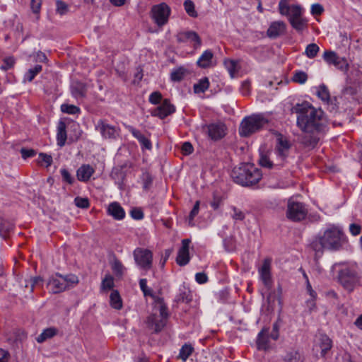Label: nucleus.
<instances>
[{"label": "nucleus", "mask_w": 362, "mask_h": 362, "mask_svg": "<svg viewBox=\"0 0 362 362\" xmlns=\"http://www.w3.org/2000/svg\"><path fill=\"white\" fill-rule=\"evenodd\" d=\"M346 242L344 232L337 227L327 229L323 235L316 236L310 243L311 249L315 252V258L320 257L325 249L337 251Z\"/></svg>", "instance_id": "nucleus-2"}, {"label": "nucleus", "mask_w": 362, "mask_h": 362, "mask_svg": "<svg viewBox=\"0 0 362 362\" xmlns=\"http://www.w3.org/2000/svg\"><path fill=\"white\" fill-rule=\"evenodd\" d=\"M154 303L155 307L157 308L158 310H159L160 317H162L167 320L169 317V313L168 310V307L165 303L163 298L158 296L154 299Z\"/></svg>", "instance_id": "nucleus-27"}, {"label": "nucleus", "mask_w": 362, "mask_h": 362, "mask_svg": "<svg viewBox=\"0 0 362 362\" xmlns=\"http://www.w3.org/2000/svg\"><path fill=\"white\" fill-rule=\"evenodd\" d=\"M324 11V8L320 4H315L311 6V13L313 15H321Z\"/></svg>", "instance_id": "nucleus-63"}, {"label": "nucleus", "mask_w": 362, "mask_h": 362, "mask_svg": "<svg viewBox=\"0 0 362 362\" xmlns=\"http://www.w3.org/2000/svg\"><path fill=\"white\" fill-rule=\"evenodd\" d=\"M58 333V329L55 327H48L36 338L38 343H42L46 340L52 338Z\"/></svg>", "instance_id": "nucleus-29"}, {"label": "nucleus", "mask_w": 362, "mask_h": 362, "mask_svg": "<svg viewBox=\"0 0 362 362\" xmlns=\"http://www.w3.org/2000/svg\"><path fill=\"white\" fill-rule=\"evenodd\" d=\"M195 279L199 284H205L208 281V277L205 273L199 272L196 274Z\"/></svg>", "instance_id": "nucleus-64"}, {"label": "nucleus", "mask_w": 362, "mask_h": 362, "mask_svg": "<svg viewBox=\"0 0 362 362\" xmlns=\"http://www.w3.org/2000/svg\"><path fill=\"white\" fill-rule=\"evenodd\" d=\"M170 12V8L165 3H161L152 6L150 16L154 23L161 28L168 23Z\"/></svg>", "instance_id": "nucleus-8"}, {"label": "nucleus", "mask_w": 362, "mask_h": 362, "mask_svg": "<svg viewBox=\"0 0 362 362\" xmlns=\"http://www.w3.org/2000/svg\"><path fill=\"white\" fill-rule=\"evenodd\" d=\"M131 216L136 220H141L144 218V213L139 208H134L130 212Z\"/></svg>", "instance_id": "nucleus-58"}, {"label": "nucleus", "mask_w": 362, "mask_h": 362, "mask_svg": "<svg viewBox=\"0 0 362 362\" xmlns=\"http://www.w3.org/2000/svg\"><path fill=\"white\" fill-rule=\"evenodd\" d=\"M197 65L202 69H207L215 65L214 63V53L211 50H205L197 62Z\"/></svg>", "instance_id": "nucleus-21"}, {"label": "nucleus", "mask_w": 362, "mask_h": 362, "mask_svg": "<svg viewBox=\"0 0 362 362\" xmlns=\"http://www.w3.org/2000/svg\"><path fill=\"white\" fill-rule=\"evenodd\" d=\"M111 306L117 310H119L122 307V299L119 294V292L116 290H113L110 296Z\"/></svg>", "instance_id": "nucleus-30"}, {"label": "nucleus", "mask_w": 362, "mask_h": 362, "mask_svg": "<svg viewBox=\"0 0 362 362\" xmlns=\"http://www.w3.org/2000/svg\"><path fill=\"white\" fill-rule=\"evenodd\" d=\"M124 267L122 262L117 258H115L112 262V269L117 276H122L124 271Z\"/></svg>", "instance_id": "nucleus-45"}, {"label": "nucleus", "mask_w": 362, "mask_h": 362, "mask_svg": "<svg viewBox=\"0 0 362 362\" xmlns=\"http://www.w3.org/2000/svg\"><path fill=\"white\" fill-rule=\"evenodd\" d=\"M78 283V278L74 274L63 276L56 274L49 277L47 283V287L49 293L57 294L73 288Z\"/></svg>", "instance_id": "nucleus-5"}, {"label": "nucleus", "mask_w": 362, "mask_h": 362, "mask_svg": "<svg viewBox=\"0 0 362 362\" xmlns=\"http://www.w3.org/2000/svg\"><path fill=\"white\" fill-rule=\"evenodd\" d=\"M21 153L23 158L26 159L35 156L36 152L33 149L21 148Z\"/></svg>", "instance_id": "nucleus-60"}, {"label": "nucleus", "mask_w": 362, "mask_h": 362, "mask_svg": "<svg viewBox=\"0 0 362 362\" xmlns=\"http://www.w3.org/2000/svg\"><path fill=\"white\" fill-rule=\"evenodd\" d=\"M231 209L233 211V214L231 215L233 219L235 221H243L245 219V214L240 209L235 206H232Z\"/></svg>", "instance_id": "nucleus-54"}, {"label": "nucleus", "mask_w": 362, "mask_h": 362, "mask_svg": "<svg viewBox=\"0 0 362 362\" xmlns=\"http://www.w3.org/2000/svg\"><path fill=\"white\" fill-rule=\"evenodd\" d=\"M62 112L69 114V115H76L78 114L81 112V110L78 107L74 105L69 104H63L61 105Z\"/></svg>", "instance_id": "nucleus-44"}, {"label": "nucleus", "mask_w": 362, "mask_h": 362, "mask_svg": "<svg viewBox=\"0 0 362 362\" xmlns=\"http://www.w3.org/2000/svg\"><path fill=\"white\" fill-rule=\"evenodd\" d=\"M317 95L322 100L329 103L330 100V95L329 90L325 85L322 84L318 87Z\"/></svg>", "instance_id": "nucleus-35"}, {"label": "nucleus", "mask_w": 362, "mask_h": 362, "mask_svg": "<svg viewBox=\"0 0 362 362\" xmlns=\"http://www.w3.org/2000/svg\"><path fill=\"white\" fill-rule=\"evenodd\" d=\"M286 31V24L281 21L271 23L267 30V35L269 38L276 39L284 35Z\"/></svg>", "instance_id": "nucleus-16"}, {"label": "nucleus", "mask_w": 362, "mask_h": 362, "mask_svg": "<svg viewBox=\"0 0 362 362\" xmlns=\"http://www.w3.org/2000/svg\"><path fill=\"white\" fill-rule=\"evenodd\" d=\"M240 91L243 95H247L250 91V82L249 81H245L242 83L240 87Z\"/></svg>", "instance_id": "nucleus-62"}, {"label": "nucleus", "mask_w": 362, "mask_h": 362, "mask_svg": "<svg viewBox=\"0 0 362 362\" xmlns=\"http://www.w3.org/2000/svg\"><path fill=\"white\" fill-rule=\"evenodd\" d=\"M136 265L145 272L151 269L153 266V252L146 248L137 247L133 252Z\"/></svg>", "instance_id": "nucleus-7"}, {"label": "nucleus", "mask_w": 362, "mask_h": 362, "mask_svg": "<svg viewBox=\"0 0 362 362\" xmlns=\"http://www.w3.org/2000/svg\"><path fill=\"white\" fill-rule=\"evenodd\" d=\"M126 129L132 133V134L133 135L134 137H135L137 140H139L140 139H142V137L144 136V134H142V133L135 129L134 127H133L131 125H126Z\"/></svg>", "instance_id": "nucleus-56"}, {"label": "nucleus", "mask_w": 362, "mask_h": 362, "mask_svg": "<svg viewBox=\"0 0 362 362\" xmlns=\"http://www.w3.org/2000/svg\"><path fill=\"white\" fill-rule=\"evenodd\" d=\"M166 322V320L158 317L156 314L148 316L146 320L148 327L153 329L155 332H160L165 326Z\"/></svg>", "instance_id": "nucleus-20"}, {"label": "nucleus", "mask_w": 362, "mask_h": 362, "mask_svg": "<svg viewBox=\"0 0 362 362\" xmlns=\"http://www.w3.org/2000/svg\"><path fill=\"white\" fill-rule=\"evenodd\" d=\"M71 91L76 98H82L86 95V87L84 83L76 81L71 85Z\"/></svg>", "instance_id": "nucleus-26"}, {"label": "nucleus", "mask_w": 362, "mask_h": 362, "mask_svg": "<svg viewBox=\"0 0 362 362\" xmlns=\"http://www.w3.org/2000/svg\"><path fill=\"white\" fill-rule=\"evenodd\" d=\"M184 8L186 13L192 18L197 17V12L195 10V6L192 1L191 0H185L184 1Z\"/></svg>", "instance_id": "nucleus-37"}, {"label": "nucleus", "mask_w": 362, "mask_h": 362, "mask_svg": "<svg viewBox=\"0 0 362 362\" xmlns=\"http://www.w3.org/2000/svg\"><path fill=\"white\" fill-rule=\"evenodd\" d=\"M231 176L234 181L243 186H250L257 183L262 178V173L252 163H244L235 168Z\"/></svg>", "instance_id": "nucleus-3"}, {"label": "nucleus", "mask_w": 362, "mask_h": 362, "mask_svg": "<svg viewBox=\"0 0 362 362\" xmlns=\"http://www.w3.org/2000/svg\"><path fill=\"white\" fill-rule=\"evenodd\" d=\"M66 124L63 121H60L57 126V144L60 147H62L65 145L67 135L66 131Z\"/></svg>", "instance_id": "nucleus-25"}, {"label": "nucleus", "mask_w": 362, "mask_h": 362, "mask_svg": "<svg viewBox=\"0 0 362 362\" xmlns=\"http://www.w3.org/2000/svg\"><path fill=\"white\" fill-rule=\"evenodd\" d=\"M291 112L297 114V126L304 133L301 143L305 146L314 147L320 140L319 134L325 127L324 112L304 103L293 106Z\"/></svg>", "instance_id": "nucleus-1"}, {"label": "nucleus", "mask_w": 362, "mask_h": 362, "mask_svg": "<svg viewBox=\"0 0 362 362\" xmlns=\"http://www.w3.org/2000/svg\"><path fill=\"white\" fill-rule=\"evenodd\" d=\"M11 230H13V225L8 221L0 218V235L4 238Z\"/></svg>", "instance_id": "nucleus-40"}, {"label": "nucleus", "mask_w": 362, "mask_h": 362, "mask_svg": "<svg viewBox=\"0 0 362 362\" xmlns=\"http://www.w3.org/2000/svg\"><path fill=\"white\" fill-rule=\"evenodd\" d=\"M114 286V279L110 275H107L101 283V289L103 291L110 290Z\"/></svg>", "instance_id": "nucleus-48"}, {"label": "nucleus", "mask_w": 362, "mask_h": 362, "mask_svg": "<svg viewBox=\"0 0 362 362\" xmlns=\"http://www.w3.org/2000/svg\"><path fill=\"white\" fill-rule=\"evenodd\" d=\"M224 66L228 70L230 76L233 78L238 72L237 62L232 59H226L224 60Z\"/></svg>", "instance_id": "nucleus-38"}, {"label": "nucleus", "mask_w": 362, "mask_h": 362, "mask_svg": "<svg viewBox=\"0 0 362 362\" xmlns=\"http://www.w3.org/2000/svg\"><path fill=\"white\" fill-rule=\"evenodd\" d=\"M308 209L305 205L299 202L289 199L287 204L286 217L292 221H300L305 218Z\"/></svg>", "instance_id": "nucleus-9"}, {"label": "nucleus", "mask_w": 362, "mask_h": 362, "mask_svg": "<svg viewBox=\"0 0 362 362\" xmlns=\"http://www.w3.org/2000/svg\"><path fill=\"white\" fill-rule=\"evenodd\" d=\"M292 80L293 82H296V83H298L300 84H303L308 80V75L304 71H296L294 73Z\"/></svg>", "instance_id": "nucleus-47"}, {"label": "nucleus", "mask_w": 362, "mask_h": 362, "mask_svg": "<svg viewBox=\"0 0 362 362\" xmlns=\"http://www.w3.org/2000/svg\"><path fill=\"white\" fill-rule=\"evenodd\" d=\"M283 360L284 362H299L300 354L296 350H291L286 354Z\"/></svg>", "instance_id": "nucleus-41"}, {"label": "nucleus", "mask_w": 362, "mask_h": 362, "mask_svg": "<svg viewBox=\"0 0 362 362\" xmlns=\"http://www.w3.org/2000/svg\"><path fill=\"white\" fill-rule=\"evenodd\" d=\"M95 169L88 164H83L76 171V177L79 181L88 182L94 174Z\"/></svg>", "instance_id": "nucleus-23"}, {"label": "nucleus", "mask_w": 362, "mask_h": 362, "mask_svg": "<svg viewBox=\"0 0 362 362\" xmlns=\"http://www.w3.org/2000/svg\"><path fill=\"white\" fill-rule=\"evenodd\" d=\"M332 346L333 341L327 334L319 333L315 335L313 351L316 354L320 353L321 358H326Z\"/></svg>", "instance_id": "nucleus-10"}, {"label": "nucleus", "mask_w": 362, "mask_h": 362, "mask_svg": "<svg viewBox=\"0 0 362 362\" xmlns=\"http://www.w3.org/2000/svg\"><path fill=\"white\" fill-rule=\"evenodd\" d=\"M15 60L13 57H8L4 59V64L1 66V69L6 71L13 67L14 65Z\"/></svg>", "instance_id": "nucleus-59"}, {"label": "nucleus", "mask_w": 362, "mask_h": 362, "mask_svg": "<svg viewBox=\"0 0 362 362\" xmlns=\"http://www.w3.org/2000/svg\"><path fill=\"white\" fill-rule=\"evenodd\" d=\"M138 141L140 143V144L141 145L143 148H145L147 150H151L152 148V144H151L150 139L145 137V136H144L142 137V139H140Z\"/></svg>", "instance_id": "nucleus-61"}, {"label": "nucleus", "mask_w": 362, "mask_h": 362, "mask_svg": "<svg viewBox=\"0 0 362 362\" xmlns=\"http://www.w3.org/2000/svg\"><path fill=\"white\" fill-rule=\"evenodd\" d=\"M42 71V66L37 64L33 68L30 69L27 73L25 74V78L29 81L31 82L35 76L38 74Z\"/></svg>", "instance_id": "nucleus-46"}, {"label": "nucleus", "mask_w": 362, "mask_h": 362, "mask_svg": "<svg viewBox=\"0 0 362 362\" xmlns=\"http://www.w3.org/2000/svg\"><path fill=\"white\" fill-rule=\"evenodd\" d=\"M60 173L62 177V180L69 185H72L74 182V178L71 176L70 173L65 168L60 170Z\"/></svg>", "instance_id": "nucleus-51"}, {"label": "nucleus", "mask_w": 362, "mask_h": 362, "mask_svg": "<svg viewBox=\"0 0 362 362\" xmlns=\"http://www.w3.org/2000/svg\"><path fill=\"white\" fill-rule=\"evenodd\" d=\"M162 100V95L158 91L153 92L149 96V102L154 105H158Z\"/></svg>", "instance_id": "nucleus-55"}, {"label": "nucleus", "mask_w": 362, "mask_h": 362, "mask_svg": "<svg viewBox=\"0 0 362 362\" xmlns=\"http://www.w3.org/2000/svg\"><path fill=\"white\" fill-rule=\"evenodd\" d=\"M191 240L189 239H183L182 240V247L177 252L176 262L180 266H185L189 262V247Z\"/></svg>", "instance_id": "nucleus-17"}, {"label": "nucleus", "mask_w": 362, "mask_h": 362, "mask_svg": "<svg viewBox=\"0 0 362 362\" xmlns=\"http://www.w3.org/2000/svg\"><path fill=\"white\" fill-rule=\"evenodd\" d=\"M209 87V81L207 77H204L194 85V91L195 93H204Z\"/></svg>", "instance_id": "nucleus-31"}, {"label": "nucleus", "mask_w": 362, "mask_h": 362, "mask_svg": "<svg viewBox=\"0 0 362 362\" xmlns=\"http://www.w3.org/2000/svg\"><path fill=\"white\" fill-rule=\"evenodd\" d=\"M175 111V106L170 103L169 100L165 99L159 106L151 112V115L155 117H158L160 119H164L173 114Z\"/></svg>", "instance_id": "nucleus-15"}, {"label": "nucleus", "mask_w": 362, "mask_h": 362, "mask_svg": "<svg viewBox=\"0 0 362 362\" xmlns=\"http://www.w3.org/2000/svg\"><path fill=\"white\" fill-rule=\"evenodd\" d=\"M259 163L262 167L267 168L269 169L272 168L274 165L271 160L269 156L267 153H261L259 159Z\"/></svg>", "instance_id": "nucleus-39"}, {"label": "nucleus", "mask_w": 362, "mask_h": 362, "mask_svg": "<svg viewBox=\"0 0 362 362\" xmlns=\"http://www.w3.org/2000/svg\"><path fill=\"white\" fill-rule=\"evenodd\" d=\"M74 203L76 206L81 209H87L89 207V201L87 198L77 197L74 199Z\"/></svg>", "instance_id": "nucleus-53"}, {"label": "nucleus", "mask_w": 362, "mask_h": 362, "mask_svg": "<svg viewBox=\"0 0 362 362\" xmlns=\"http://www.w3.org/2000/svg\"><path fill=\"white\" fill-rule=\"evenodd\" d=\"M192 300V295L190 291H180V293L176 296L175 300L177 303H189Z\"/></svg>", "instance_id": "nucleus-34"}, {"label": "nucleus", "mask_w": 362, "mask_h": 362, "mask_svg": "<svg viewBox=\"0 0 362 362\" xmlns=\"http://www.w3.org/2000/svg\"><path fill=\"white\" fill-rule=\"evenodd\" d=\"M56 11L59 15L62 16L68 13L69 11V6L68 5L62 1H56Z\"/></svg>", "instance_id": "nucleus-49"}, {"label": "nucleus", "mask_w": 362, "mask_h": 362, "mask_svg": "<svg viewBox=\"0 0 362 362\" xmlns=\"http://www.w3.org/2000/svg\"><path fill=\"white\" fill-rule=\"evenodd\" d=\"M39 158H40V162L45 163L46 164V167L50 166L52 163V157L50 155L40 153L39 154Z\"/></svg>", "instance_id": "nucleus-57"}, {"label": "nucleus", "mask_w": 362, "mask_h": 362, "mask_svg": "<svg viewBox=\"0 0 362 362\" xmlns=\"http://www.w3.org/2000/svg\"><path fill=\"white\" fill-rule=\"evenodd\" d=\"M291 26L298 32H302L307 27V21L302 16L289 21Z\"/></svg>", "instance_id": "nucleus-33"}, {"label": "nucleus", "mask_w": 362, "mask_h": 362, "mask_svg": "<svg viewBox=\"0 0 362 362\" xmlns=\"http://www.w3.org/2000/svg\"><path fill=\"white\" fill-rule=\"evenodd\" d=\"M176 38L178 42L189 43L194 49H199L202 43L199 35L192 30L180 32Z\"/></svg>", "instance_id": "nucleus-14"}, {"label": "nucleus", "mask_w": 362, "mask_h": 362, "mask_svg": "<svg viewBox=\"0 0 362 362\" xmlns=\"http://www.w3.org/2000/svg\"><path fill=\"white\" fill-rule=\"evenodd\" d=\"M208 137L213 141H218L226 134L227 128L222 122L211 123L203 127Z\"/></svg>", "instance_id": "nucleus-12"}, {"label": "nucleus", "mask_w": 362, "mask_h": 362, "mask_svg": "<svg viewBox=\"0 0 362 362\" xmlns=\"http://www.w3.org/2000/svg\"><path fill=\"white\" fill-rule=\"evenodd\" d=\"M199 201H197L190 211L189 216V225L194 226L193 220L194 217L198 214L199 211Z\"/></svg>", "instance_id": "nucleus-50"}, {"label": "nucleus", "mask_w": 362, "mask_h": 362, "mask_svg": "<svg viewBox=\"0 0 362 362\" xmlns=\"http://www.w3.org/2000/svg\"><path fill=\"white\" fill-rule=\"evenodd\" d=\"M95 127L105 139L114 140L119 136V127L110 124L106 119H99Z\"/></svg>", "instance_id": "nucleus-11"}, {"label": "nucleus", "mask_w": 362, "mask_h": 362, "mask_svg": "<svg viewBox=\"0 0 362 362\" xmlns=\"http://www.w3.org/2000/svg\"><path fill=\"white\" fill-rule=\"evenodd\" d=\"M268 329H262L257 336V345L258 349L266 350L269 347L267 336Z\"/></svg>", "instance_id": "nucleus-28"}, {"label": "nucleus", "mask_w": 362, "mask_h": 362, "mask_svg": "<svg viewBox=\"0 0 362 362\" xmlns=\"http://www.w3.org/2000/svg\"><path fill=\"white\" fill-rule=\"evenodd\" d=\"M193 350L194 349L191 345L185 344L184 346H182L180 351L179 357L183 361H185L189 358V356L192 354Z\"/></svg>", "instance_id": "nucleus-42"}, {"label": "nucleus", "mask_w": 362, "mask_h": 362, "mask_svg": "<svg viewBox=\"0 0 362 362\" xmlns=\"http://www.w3.org/2000/svg\"><path fill=\"white\" fill-rule=\"evenodd\" d=\"M268 120L262 115H252L246 117L240 123L239 134L243 137H247L252 134L261 130Z\"/></svg>", "instance_id": "nucleus-6"}, {"label": "nucleus", "mask_w": 362, "mask_h": 362, "mask_svg": "<svg viewBox=\"0 0 362 362\" xmlns=\"http://www.w3.org/2000/svg\"><path fill=\"white\" fill-rule=\"evenodd\" d=\"M323 59L329 65H334L337 69L346 71L349 68L347 60L344 57H339L336 52L326 50L323 54Z\"/></svg>", "instance_id": "nucleus-13"}, {"label": "nucleus", "mask_w": 362, "mask_h": 362, "mask_svg": "<svg viewBox=\"0 0 362 362\" xmlns=\"http://www.w3.org/2000/svg\"><path fill=\"white\" fill-rule=\"evenodd\" d=\"M338 281L341 286L349 293L362 286L361 274L358 267L355 264L342 267L338 272Z\"/></svg>", "instance_id": "nucleus-4"}, {"label": "nucleus", "mask_w": 362, "mask_h": 362, "mask_svg": "<svg viewBox=\"0 0 362 362\" xmlns=\"http://www.w3.org/2000/svg\"><path fill=\"white\" fill-rule=\"evenodd\" d=\"M142 180H143V188L145 190H148L151 187L152 182H153V179H152L151 175L148 173H144L142 175Z\"/></svg>", "instance_id": "nucleus-52"}, {"label": "nucleus", "mask_w": 362, "mask_h": 362, "mask_svg": "<svg viewBox=\"0 0 362 362\" xmlns=\"http://www.w3.org/2000/svg\"><path fill=\"white\" fill-rule=\"evenodd\" d=\"M282 16H286L288 18V21H291L295 18L302 16V8L299 5H286L284 13H280Z\"/></svg>", "instance_id": "nucleus-24"}, {"label": "nucleus", "mask_w": 362, "mask_h": 362, "mask_svg": "<svg viewBox=\"0 0 362 362\" xmlns=\"http://www.w3.org/2000/svg\"><path fill=\"white\" fill-rule=\"evenodd\" d=\"M319 51V46L315 43H311L307 45L305 54L308 58L313 59L317 56Z\"/></svg>", "instance_id": "nucleus-36"}, {"label": "nucleus", "mask_w": 362, "mask_h": 362, "mask_svg": "<svg viewBox=\"0 0 362 362\" xmlns=\"http://www.w3.org/2000/svg\"><path fill=\"white\" fill-rule=\"evenodd\" d=\"M107 213L115 220H122L125 217L124 209L117 202H112L108 205Z\"/></svg>", "instance_id": "nucleus-22"}, {"label": "nucleus", "mask_w": 362, "mask_h": 362, "mask_svg": "<svg viewBox=\"0 0 362 362\" xmlns=\"http://www.w3.org/2000/svg\"><path fill=\"white\" fill-rule=\"evenodd\" d=\"M291 144L289 141L284 138L281 135L277 139V144L276 146V151L278 156L283 161L288 155Z\"/></svg>", "instance_id": "nucleus-19"}, {"label": "nucleus", "mask_w": 362, "mask_h": 362, "mask_svg": "<svg viewBox=\"0 0 362 362\" xmlns=\"http://www.w3.org/2000/svg\"><path fill=\"white\" fill-rule=\"evenodd\" d=\"M187 72V69L184 67L175 69L170 74V78L173 81L179 82L184 78Z\"/></svg>", "instance_id": "nucleus-32"}, {"label": "nucleus", "mask_w": 362, "mask_h": 362, "mask_svg": "<svg viewBox=\"0 0 362 362\" xmlns=\"http://www.w3.org/2000/svg\"><path fill=\"white\" fill-rule=\"evenodd\" d=\"M139 286H140L141 290L143 291L144 295L145 296H149L152 298H153V300L157 297L156 296H155L153 294V290L151 288H148V286H147V281H146V279H140V281H139Z\"/></svg>", "instance_id": "nucleus-43"}, {"label": "nucleus", "mask_w": 362, "mask_h": 362, "mask_svg": "<svg viewBox=\"0 0 362 362\" xmlns=\"http://www.w3.org/2000/svg\"><path fill=\"white\" fill-rule=\"evenodd\" d=\"M259 273L264 285L267 287H270L272 285L270 259H265L263 261L262 267L259 269Z\"/></svg>", "instance_id": "nucleus-18"}]
</instances>
